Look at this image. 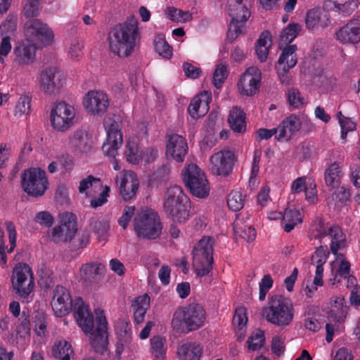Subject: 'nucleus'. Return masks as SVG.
<instances>
[{
    "label": "nucleus",
    "mask_w": 360,
    "mask_h": 360,
    "mask_svg": "<svg viewBox=\"0 0 360 360\" xmlns=\"http://www.w3.org/2000/svg\"><path fill=\"white\" fill-rule=\"evenodd\" d=\"M51 306L59 317L65 316L71 310L74 311L78 326L85 334L90 335V345L95 353L103 354L108 350V322L103 310H95L96 326L94 329V318L89 306L79 297L73 302L69 291L61 285L56 286L53 291Z\"/></svg>",
    "instance_id": "nucleus-1"
},
{
    "label": "nucleus",
    "mask_w": 360,
    "mask_h": 360,
    "mask_svg": "<svg viewBox=\"0 0 360 360\" xmlns=\"http://www.w3.org/2000/svg\"><path fill=\"white\" fill-rule=\"evenodd\" d=\"M140 36L138 20L131 16L125 22L115 25L109 32L110 49L120 57H128L134 51Z\"/></svg>",
    "instance_id": "nucleus-2"
},
{
    "label": "nucleus",
    "mask_w": 360,
    "mask_h": 360,
    "mask_svg": "<svg viewBox=\"0 0 360 360\" xmlns=\"http://www.w3.org/2000/svg\"><path fill=\"white\" fill-rule=\"evenodd\" d=\"M164 210L174 222L185 223L189 218L191 201L181 186L174 185L167 188Z\"/></svg>",
    "instance_id": "nucleus-3"
},
{
    "label": "nucleus",
    "mask_w": 360,
    "mask_h": 360,
    "mask_svg": "<svg viewBox=\"0 0 360 360\" xmlns=\"http://www.w3.org/2000/svg\"><path fill=\"white\" fill-rule=\"evenodd\" d=\"M262 316L269 323L279 327L290 324L294 316V308L291 301L281 295L272 296L269 307H264Z\"/></svg>",
    "instance_id": "nucleus-4"
},
{
    "label": "nucleus",
    "mask_w": 360,
    "mask_h": 360,
    "mask_svg": "<svg viewBox=\"0 0 360 360\" xmlns=\"http://www.w3.org/2000/svg\"><path fill=\"white\" fill-rule=\"evenodd\" d=\"M205 320L206 312L204 308L200 304L193 302L175 311L172 325L176 329L185 326L188 331H193L202 327Z\"/></svg>",
    "instance_id": "nucleus-5"
},
{
    "label": "nucleus",
    "mask_w": 360,
    "mask_h": 360,
    "mask_svg": "<svg viewBox=\"0 0 360 360\" xmlns=\"http://www.w3.org/2000/svg\"><path fill=\"white\" fill-rule=\"evenodd\" d=\"M214 239L203 236L192 250L193 266L198 277L208 275L213 269Z\"/></svg>",
    "instance_id": "nucleus-6"
},
{
    "label": "nucleus",
    "mask_w": 360,
    "mask_h": 360,
    "mask_svg": "<svg viewBox=\"0 0 360 360\" xmlns=\"http://www.w3.org/2000/svg\"><path fill=\"white\" fill-rule=\"evenodd\" d=\"M134 229L139 237L156 239L162 232V225L158 213L152 210H141L134 217Z\"/></svg>",
    "instance_id": "nucleus-7"
},
{
    "label": "nucleus",
    "mask_w": 360,
    "mask_h": 360,
    "mask_svg": "<svg viewBox=\"0 0 360 360\" xmlns=\"http://www.w3.org/2000/svg\"><path fill=\"white\" fill-rule=\"evenodd\" d=\"M229 14L231 18L227 32L226 39L233 43L245 30V22L250 16L248 7L243 4V0H234L229 4Z\"/></svg>",
    "instance_id": "nucleus-8"
},
{
    "label": "nucleus",
    "mask_w": 360,
    "mask_h": 360,
    "mask_svg": "<svg viewBox=\"0 0 360 360\" xmlns=\"http://www.w3.org/2000/svg\"><path fill=\"white\" fill-rule=\"evenodd\" d=\"M183 180L191 193L200 198L209 195L210 186L205 173L195 164H190L183 171Z\"/></svg>",
    "instance_id": "nucleus-9"
},
{
    "label": "nucleus",
    "mask_w": 360,
    "mask_h": 360,
    "mask_svg": "<svg viewBox=\"0 0 360 360\" xmlns=\"http://www.w3.org/2000/svg\"><path fill=\"white\" fill-rule=\"evenodd\" d=\"M21 179L22 187L30 196L41 197L48 188L49 182L46 172L39 168L31 167L25 170Z\"/></svg>",
    "instance_id": "nucleus-10"
},
{
    "label": "nucleus",
    "mask_w": 360,
    "mask_h": 360,
    "mask_svg": "<svg viewBox=\"0 0 360 360\" xmlns=\"http://www.w3.org/2000/svg\"><path fill=\"white\" fill-rule=\"evenodd\" d=\"M24 32L26 40L44 46L50 44L53 39V32L49 26L37 18H30L25 23Z\"/></svg>",
    "instance_id": "nucleus-11"
},
{
    "label": "nucleus",
    "mask_w": 360,
    "mask_h": 360,
    "mask_svg": "<svg viewBox=\"0 0 360 360\" xmlns=\"http://www.w3.org/2000/svg\"><path fill=\"white\" fill-rule=\"evenodd\" d=\"M65 82L64 73L56 66L47 67L39 74V86L46 95L56 96L59 94Z\"/></svg>",
    "instance_id": "nucleus-12"
},
{
    "label": "nucleus",
    "mask_w": 360,
    "mask_h": 360,
    "mask_svg": "<svg viewBox=\"0 0 360 360\" xmlns=\"http://www.w3.org/2000/svg\"><path fill=\"white\" fill-rule=\"evenodd\" d=\"M51 125L58 131L64 132L75 123V110L65 101L56 102L51 111Z\"/></svg>",
    "instance_id": "nucleus-13"
},
{
    "label": "nucleus",
    "mask_w": 360,
    "mask_h": 360,
    "mask_svg": "<svg viewBox=\"0 0 360 360\" xmlns=\"http://www.w3.org/2000/svg\"><path fill=\"white\" fill-rule=\"evenodd\" d=\"M12 284L15 293L21 297H27L34 287V276L31 268L27 264L18 263L13 271Z\"/></svg>",
    "instance_id": "nucleus-14"
},
{
    "label": "nucleus",
    "mask_w": 360,
    "mask_h": 360,
    "mask_svg": "<svg viewBox=\"0 0 360 360\" xmlns=\"http://www.w3.org/2000/svg\"><path fill=\"white\" fill-rule=\"evenodd\" d=\"M77 231V218L70 212L64 213L60 223L56 226L51 233V240L55 243L71 241Z\"/></svg>",
    "instance_id": "nucleus-15"
},
{
    "label": "nucleus",
    "mask_w": 360,
    "mask_h": 360,
    "mask_svg": "<svg viewBox=\"0 0 360 360\" xmlns=\"http://www.w3.org/2000/svg\"><path fill=\"white\" fill-rule=\"evenodd\" d=\"M236 161V158L231 150L218 151L210 158L209 170L214 175L227 176L232 172Z\"/></svg>",
    "instance_id": "nucleus-16"
},
{
    "label": "nucleus",
    "mask_w": 360,
    "mask_h": 360,
    "mask_svg": "<svg viewBox=\"0 0 360 360\" xmlns=\"http://www.w3.org/2000/svg\"><path fill=\"white\" fill-rule=\"evenodd\" d=\"M107 131V139L103 144V153L108 157L115 158L117 155V150L123 143L122 134L120 129V124L115 121L109 120L105 124Z\"/></svg>",
    "instance_id": "nucleus-17"
},
{
    "label": "nucleus",
    "mask_w": 360,
    "mask_h": 360,
    "mask_svg": "<svg viewBox=\"0 0 360 360\" xmlns=\"http://www.w3.org/2000/svg\"><path fill=\"white\" fill-rule=\"evenodd\" d=\"M260 81V70L255 66L250 67L241 75L238 83L240 93L248 96L255 95L259 91Z\"/></svg>",
    "instance_id": "nucleus-18"
},
{
    "label": "nucleus",
    "mask_w": 360,
    "mask_h": 360,
    "mask_svg": "<svg viewBox=\"0 0 360 360\" xmlns=\"http://www.w3.org/2000/svg\"><path fill=\"white\" fill-rule=\"evenodd\" d=\"M68 144L77 154H87L91 153L94 147L91 135L83 129H77L70 135Z\"/></svg>",
    "instance_id": "nucleus-19"
},
{
    "label": "nucleus",
    "mask_w": 360,
    "mask_h": 360,
    "mask_svg": "<svg viewBox=\"0 0 360 360\" xmlns=\"http://www.w3.org/2000/svg\"><path fill=\"white\" fill-rule=\"evenodd\" d=\"M116 183L119 184L120 195L125 201L132 199L139 187V181L136 174L130 170L117 176Z\"/></svg>",
    "instance_id": "nucleus-20"
},
{
    "label": "nucleus",
    "mask_w": 360,
    "mask_h": 360,
    "mask_svg": "<svg viewBox=\"0 0 360 360\" xmlns=\"http://www.w3.org/2000/svg\"><path fill=\"white\" fill-rule=\"evenodd\" d=\"M187 141L181 135L174 134L168 136L166 146V156L177 162H183L188 153Z\"/></svg>",
    "instance_id": "nucleus-21"
},
{
    "label": "nucleus",
    "mask_w": 360,
    "mask_h": 360,
    "mask_svg": "<svg viewBox=\"0 0 360 360\" xmlns=\"http://www.w3.org/2000/svg\"><path fill=\"white\" fill-rule=\"evenodd\" d=\"M84 106L87 111L94 115L104 114L109 106V100L103 91H90L84 98Z\"/></svg>",
    "instance_id": "nucleus-22"
},
{
    "label": "nucleus",
    "mask_w": 360,
    "mask_h": 360,
    "mask_svg": "<svg viewBox=\"0 0 360 360\" xmlns=\"http://www.w3.org/2000/svg\"><path fill=\"white\" fill-rule=\"evenodd\" d=\"M115 332L118 342L116 345L115 353L120 357L124 349L132 350V335L129 323L124 319H119L115 326Z\"/></svg>",
    "instance_id": "nucleus-23"
},
{
    "label": "nucleus",
    "mask_w": 360,
    "mask_h": 360,
    "mask_svg": "<svg viewBox=\"0 0 360 360\" xmlns=\"http://www.w3.org/2000/svg\"><path fill=\"white\" fill-rule=\"evenodd\" d=\"M337 39L342 44H356L360 41V18L350 20L336 32Z\"/></svg>",
    "instance_id": "nucleus-24"
},
{
    "label": "nucleus",
    "mask_w": 360,
    "mask_h": 360,
    "mask_svg": "<svg viewBox=\"0 0 360 360\" xmlns=\"http://www.w3.org/2000/svg\"><path fill=\"white\" fill-rule=\"evenodd\" d=\"M302 123L300 118L291 115L282 121L278 126V136L276 138L278 141H288L301 128Z\"/></svg>",
    "instance_id": "nucleus-25"
},
{
    "label": "nucleus",
    "mask_w": 360,
    "mask_h": 360,
    "mask_svg": "<svg viewBox=\"0 0 360 360\" xmlns=\"http://www.w3.org/2000/svg\"><path fill=\"white\" fill-rule=\"evenodd\" d=\"M37 45L25 40L14 49V60L20 65L32 63L34 61Z\"/></svg>",
    "instance_id": "nucleus-26"
},
{
    "label": "nucleus",
    "mask_w": 360,
    "mask_h": 360,
    "mask_svg": "<svg viewBox=\"0 0 360 360\" xmlns=\"http://www.w3.org/2000/svg\"><path fill=\"white\" fill-rule=\"evenodd\" d=\"M212 100V96L207 91L201 93L198 97H195L190 103L188 111L194 119L200 118L205 115L208 104Z\"/></svg>",
    "instance_id": "nucleus-27"
},
{
    "label": "nucleus",
    "mask_w": 360,
    "mask_h": 360,
    "mask_svg": "<svg viewBox=\"0 0 360 360\" xmlns=\"http://www.w3.org/2000/svg\"><path fill=\"white\" fill-rule=\"evenodd\" d=\"M330 22L327 12L321 8H314L307 11L305 18L307 27L313 30L317 27H326Z\"/></svg>",
    "instance_id": "nucleus-28"
},
{
    "label": "nucleus",
    "mask_w": 360,
    "mask_h": 360,
    "mask_svg": "<svg viewBox=\"0 0 360 360\" xmlns=\"http://www.w3.org/2000/svg\"><path fill=\"white\" fill-rule=\"evenodd\" d=\"M331 238L330 250L338 258L343 255L338 253L339 250L346 247V238L341 229L338 226H331L328 228V235Z\"/></svg>",
    "instance_id": "nucleus-29"
},
{
    "label": "nucleus",
    "mask_w": 360,
    "mask_h": 360,
    "mask_svg": "<svg viewBox=\"0 0 360 360\" xmlns=\"http://www.w3.org/2000/svg\"><path fill=\"white\" fill-rule=\"evenodd\" d=\"M104 269V266L100 263L85 264L81 267L82 278L89 283H96L100 281Z\"/></svg>",
    "instance_id": "nucleus-30"
},
{
    "label": "nucleus",
    "mask_w": 360,
    "mask_h": 360,
    "mask_svg": "<svg viewBox=\"0 0 360 360\" xmlns=\"http://www.w3.org/2000/svg\"><path fill=\"white\" fill-rule=\"evenodd\" d=\"M202 347L195 342H188L178 348L177 354L180 360H200Z\"/></svg>",
    "instance_id": "nucleus-31"
},
{
    "label": "nucleus",
    "mask_w": 360,
    "mask_h": 360,
    "mask_svg": "<svg viewBox=\"0 0 360 360\" xmlns=\"http://www.w3.org/2000/svg\"><path fill=\"white\" fill-rule=\"evenodd\" d=\"M228 122L231 128L235 132L242 133L246 129L245 114L244 111L238 106L233 107L230 111Z\"/></svg>",
    "instance_id": "nucleus-32"
},
{
    "label": "nucleus",
    "mask_w": 360,
    "mask_h": 360,
    "mask_svg": "<svg viewBox=\"0 0 360 360\" xmlns=\"http://www.w3.org/2000/svg\"><path fill=\"white\" fill-rule=\"evenodd\" d=\"M278 214V217L282 216L281 224L287 233L290 232L297 224L302 221L300 212L296 209H286L283 215L281 213Z\"/></svg>",
    "instance_id": "nucleus-33"
},
{
    "label": "nucleus",
    "mask_w": 360,
    "mask_h": 360,
    "mask_svg": "<svg viewBox=\"0 0 360 360\" xmlns=\"http://www.w3.org/2000/svg\"><path fill=\"white\" fill-rule=\"evenodd\" d=\"M297 47L295 44L287 45L282 49V53L277 62L278 65L292 68L297 63L296 51Z\"/></svg>",
    "instance_id": "nucleus-34"
},
{
    "label": "nucleus",
    "mask_w": 360,
    "mask_h": 360,
    "mask_svg": "<svg viewBox=\"0 0 360 360\" xmlns=\"http://www.w3.org/2000/svg\"><path fill=\"white\" fill-rule=\"evenodd\" d=\"M233 225L236 235L239 236L248 242H252L255 239L256 231L255 229L252 226L246 224L243 219L237 217Z\"/></svg>",
    "instance_id": "nucleus-35"
},
{
    "label": "nucleus",
    "mask_w": 360,
    "mask_h": 360,
    "mask_svg": "<svg viewBox=\"0 0 360 360\" xmlns=\"http://www.w3.org/2000/svg\"><path fill=\"white\" fill-rule=\"evenodd\" d=\"M150 297L148 295L137 297L133 304L134 321L137 323L143 321L145 314L149 309Z\"/></svg>",
    "instance_id": "nucleus-36"
},
{
    "label": "nucleus",
    "mask_w": 360,
    "mask_h": 360,
    "mask_svg": "<svg viewBox=\"0 0 360 360\" xmlns=\"http://www.w3.org/2000/svg\"><path fill=\"white\" fill-rule=\"evenodd\" d=\"M342 169L336 162L331 164L325 172V182L327 186L335 188L340 184Z\"/></svg>",
    "instance_id": "nucleus-37"
},
{
    "label": "nucleus",
    "mask_w": 360,
    "mask_h": 360,
    "mask_svg": "<svg viewBox=\"0 0 360 360\" xmlns=\"http://www.w3.org/2000/svg\"><path fill=\"white\" fill-rule=\"evenodd\" d=\"M336 259L338 260H340V262L335 273L333 269H332L333 277L329 280L332 285H335V283H340L342 278L346 279V277L350 272V263L345 258L344 256H340L338 258V256H336Z\"/></svg>",
    "instance_id": "nucleus-38"
},
{
    "label": "nucleus",
    "mask_w": 360,
    "mask_h": 360,
    "mask_svg": "<svg viewBox=\"0 0 360 360\" xmlns=\"http://www.w3.org/2000/svg\"><path fill=\"white\" fill-rule=\"evenodd\" d=\"M165 339L160 336H154L150 339V352L154 360H164L166 354Z\"/></svg>",
    "instance_id": "nucleus-39"
},
{
    "label": "nucleus",
    "mask_w": 360,
    "mask_h": 360,
    "mask_svg": "<svg viewBox=\"0 0 360 360\" xmlns=\"http://www.w3.org/2000/svg\"><path fill=\"white\" fill-rule=\"evenodd\" d=\"M53 356L59 360H70V355L73 354V349L71 345L64 340L60 341L58 344L53 346Z\"/></svg>",
    "instance_id": "nucleus-40"
},
{
    "label": "nucleus",
    "mask_w": 360,
    "mask_h": 360,
    "mask_svg": "<svg viewBox=\"0 0 360 360\" xmlns=\"http://www.w3.org/2000/svg\"><path fill=\"white\" fill-rule=\"evenodd\" d=\"M301 30V25L298 23L289 24L281 34V41L283 44H290L297 37Z\"/></svg>",
    "instance_id": "nucleus-41"
},
{
    "label": "nucleus",
    "mask_w": 360,
    "mask_h": 360,
    "mask_svg": "<svg viewBox=\"0 0 360 360\" xmlns=\"http://www.w3.org/2000/svg\"><path fill=\"white\" fill-rule=\"evenodd\" d=\"M245 196L240 191H232L227 197V205L233 212H238L244 207Z\"/></svg>",
    "instance_id": "nucleus-42"
},
{
    "label": "nucleus",
    "mask_w": 360,
    "mask_h": 360,
    "mask_svg": "<svg viewBox=\"0 0 360 360\" xmlns=\"http://www.w3.org/2000/svg\"><path fill=\"white\" fill-rule=\"evenodd\" d=\"M32 319L36 333L38 335L44 334L47 326L46 315L45 312L41 309L35 310Z\"/></svg>",
    "instance_id": "nucleus-43"
},
{
    "label": "nucleus",
    "mask_w": 360,
    "mask_h": 360,
    "mask_svg": "<svg viewBox=\"0 0 360 360\" xmlns=\"http://www.w3.org/2000/svg\"><path fill=\"white\" fill-rule=\"evenodd\" d=\"M109 227V224L106 221L101 220L96 217H92L90 219V229L99 238L105 236Z\"/></svg>",
    "instance_id": "nucleus-44"
},
{
    "label": "nucleus",
    "mask_w": 360,
    "mask_h": 360,
    "mask_svg": "<svg viewBox=\"0 0 360 360\" xmlns=\"http://www.w3.org/2000/svg\"><path fill=\"white\" fill-rule=\"evenodd\" d=\"M165 15L169 19L174 22L181 20L186 22L191 19V14L189 12H185L172 6L167 8Z\"/></svg>",
    "instance_id": "nucleus-45"
},
{
    "label": "nucleus",
    "mask_w": 360,
    "mask_h": 360,
    "mask_svg": "<svg viewBox=\"0 0 360 360\" xmlns=\"http://www.w3.org/2000/svg\"><path fill=\"white\" fill-rule=\"evenodd\" d=\"M155 50L158 54L165 58H170L172 56V49L162 37L155 38L154 40Z\"/></svg>",
    "instance_id": "nucleus-46"
},
{
    "label": "nucleus",
    "mask_w": 360,
    "mask_h": 360,
    "mask_svg": "<svg viewBox=\"0 0 360 360\" xmlns=\"http://www.w3.org/2000/svg\"><path fill=\"white\" fill-rule=\"evenodd\" d=\"M228 75L227 65L223 63L218 64L213 73V84L214 86L217 89L221 88Z\"/></svg>",
    "instance_id": "nucleus-47"
},
{
    "label": "nucleus",
    "mask_w": 360,
    "mask_h": 360,
    "mask_svg": "<svg viewBox=\"0 0 360 360\" xmlns=\"http://www.w3.org/2000/svg\"><path fill=\"white\" fill-rule=\"evenodd\" d=\"M265 341L264 332L259 330L252 333L247 340L248 347L251 350H257L262 347Z\"/></svg>",
    "instance_id": "nucleus-48"
},
{
    "label": "nucleus",
    "mask_w": 360,
    "mask_h": 360,
    "mask_svg": "<svg viewBox=\"0 0 360 360\" xmlns=\"http://www.w3.org/2000/svg\"><path fill=\"white\" fill-rule=\"evenodd\" d=\"M247 322L248 317L245 308L243 307L236 308L233 317V325L235 328H238L240 330H242L245 328Z\"/></svg>",
    "instance_id": "nucleus-49"
},
{
    "label": "nucleus",
    "mask_w": 360,
    "mask_h": 360,
    "mask_svg": "<svg viewBox=\"0 0 360 360\" xmlns=\"http://www.w3.org/2000/svg\"><path fill=\"white\" fill-rule=\"evenodd\" d=\"M40 0H24L22 9L23 15L26 18H34L39 14Z\"/></svg>",
    "instance_id": "nucleus-50"
},
{
    "label": "nucleus",
    "mask_w": 360,
    "mask_h": 360,
    "mask_svg": "<svg viewBox=\"0 0 360 360\" xmlns=\"http://www.w3.org/2000/svg\"><path fill=\"white\" fill-rule=\"evenodd\" d=\"M335 188L336 190L331 194V200L335 204L338 202L344 204L349 199V191L343 186L340 187V186Z\"/></svg>",
    "instance_id": "nucleus-51"
},
{
    "label": "nucleus",
    "mask_w": 360,
    "mask_h": 360,
    "mask_svg": "<svg viewBox=\"0 0 360 360\" xmlns=\"http://www.w3.org/2000/svg\"><path fill=\"white\" fill-rule=\"evenodd\" d=\"M89 243V235L84 233L78 236L77 238L70 241L69 248L71 251H78L85 248Z\"/></svg>",
    "instance_id": "nucleus-52"
},
{
    "label": "nucleus",
    "mask_w": 360,
    "mask_h": 360,
    "mask_svg": "<svg viewBox=\"0 0 360 360\" xmlns=\"http://www.w3.org/2000/svg\"><path fill=\"white\" fill-rule=\"evenodd\" d=\"M31 99L29 96H22L18 101L15 108V115L22 116L28 114L30 109Z\"/></svg>",
    "instance_id": "nucleus-53"
},
{
    "label": "nucleus",
    "mask_w": 360,
    "mask_h": 360,
    "mask_svg": "<svg viewBox=\"0 0 360 360\" xmlns=\"http://www.w3.org/2000/svg\"><path fill=\"white\" fill-rule=\"evenodd\" d=\"M273 283L274 281L269 274H266L263 276L259 283V300L263 301L265 300L266 295L271 288Z\"/></svg>",
    "instance_id": "nucleus-54"
},
{
    "label": "nucleus",
    "mask_w": 360,
    "mask_h": 360,
    "mask_svg": "<svg viewBox=\"0 0 360 360\" xmlns=\"http://www.w3.org/2000/svg\"><path fill=\"white\" fill-rule=\"evenodd\" d=\"M288 101L290 106L293 108H299L303 104V98L301 97L298 89H290L288 91Z\"/></svg>",
    "instance_id": "nucleus-55"
},
{
    "label": "nucleus",
    "mask_w": 360,
    "mask_h": 360,
    "mask_svg": "<svg viewBox=\"0 0 360 360\" xmlns=\"http://www.w3.org/2000/svg\"><path fill=\"white\" fill-rule=\"evenodd\" d=\"M334 4H335L334 2ZM358 0H350L342 4H335V7L345 16L349 15L358 6Z\"/></svg>",
    "instance_id": "nucleus-56"
},
{
    "label": "nucleus",
    "mask_w": 360,
    "mask_h": 360,
    "mask_svg": "<svg viewBox=\"0 0 360 360\" xmlns=\"http://www.w3.org/2000/svg\"><path fill=\"white\" fill-rule=\"evenodd\" d=\"M110 188L108 186H105L102 192L99 194L98 197L93 198L90 201V205L94 208H97L102 206L108 201Z\"/></svg>",
    "instance_id": "nucleus-57"
},
{
    "label": "nucleus",
    "mask_w": 360,
    "mask_h": 360,
    "mask_svg": "<svg viewBox=\"0 0 360 360\" xmlns=\"http://www.w3.org/2000/svg\"><path fill=\"white\" fill-rule=\"evenodd\" d=\"M183 70L185 75L191 79L198 78L202 73L200 68L195 67L189 63H184L183 64Z\"/></svg>",
    "instance_id": "nucleus-58"
},
{
    "label": "nucleus",
    "mask_w": 360,
    "mask_h": 360,
    "mask_svg": "<svg viewBox=\"0 0 360 360\" xmlns=\"http://www.w3.org/2000/svg\"><path fill=\"white\" fill-rule=\"evenodd\" d=\"M6 229H7V231L8 233V238H9V242H10V245H11V247L8 250V252H12L15 247V244H16V231H15V225L13 222L11 221H7L6 222Z\"/></svg>",
    "instance_id": "nucleus-59"
},
{
    "label": "nucleus",
    "mask_w": 360,
    "mask_h": 360,
    "mask_svg": "<svg viewBox=\"0 0 360 360\" xmlns=\"http://www.w3.org/2000/svg\"><path fill=\"white\" fill-rule=\"evenodd\" d=\"M134 211H135V207H134V206H131V207L127 206L124 208L123 214L119 219V224L124 229H125L127 227L131 218L132 217V216L134 214Z\"/></svg>",
    "instance_id": "nucleus-60"
},
{
    "label": "nucleus",
    "mask_w": 360,
    "mask_h": 360,
    "mask_svg": "<svg viewBox=\"0 0 360 360\" xmlns=\"http://www.w3.org/2000/svg\"><path fill=\"white\" fill-rule=\"evenodd\" d=\"M35 221L46 227H50L53 224V218L47 211L38 212L36 214Z\"/></svg>",
    "instance_id": "nucleus-61"
},
{
    "label": "nucleus",
    "mask_w": 360,
    "mask_h": 360,
    "mask_svg": "<svg viewBox=\"0 0 360 360\" xmlns=\"http://www.w3.org/2000/svg\"><path fill=\"white\" fill-rule=\"evenodd\" d=\"M277 74L279 77L280 82L283 85H289L291 81V76L289 74V70L290 68H286V67L276 65Z\"/></svg>",
    "instance_id": "nucleus-62"
},
{
    "label": "nucleus",
    "mask_w": 360,
    "mask_h": 360,
    "mask_svg": "<svg viewBox=\"0 0 360 360\" xmlns=\"http://www.w3.org/2000/svg\"><path fill=\"white\" fill-rule=\"evenodd\" d=\"M19 321L18 332L28 333L30 330V321L29 314L25 310L22 311V316L19 319Z\"/></svg>",
    "instance_id": "nucleus-63"
},
{
    "label": "nucleus",
    "mask_w": 360,
    "mask_h": 360,
    "mask_svg": "<svg viewBox=\"0 0 360 360\" xmlns=\"http://www.w3.org/2000/svg\"><path fill=\"white\" fill-rule=\"evenodd\" d=\"M271 346L272 352L278 356L285 352L284 342L279 336H274L273 338Z\"/></svg>",
    "instance_id": "nucleus-64"
}]
</instances>
